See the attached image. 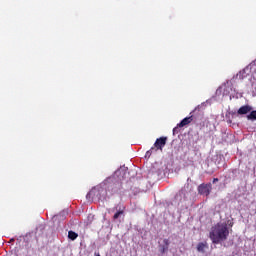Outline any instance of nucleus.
Wrapping results in <instances>:
<instances>
[{
  "instance_id": "39448f33",
  "label": "nucleus",
  "mask_w": 256,
  "mask_h": 256,
  "mask_svg": "<svg viewBox=\"0 0 256 256\" xmlns=\"http://www.w3.org/2000/svg\"><path fill=\"white\" fill-rule=\"evenodd\" d=\"M163 243L164 245L160 246V253L165 254L167 253V251H169V245H170L169 239H164Z\"/></svg>"
},
{
  "instance_id": "ddd939ff",
  "label": "nucleus",
  "mask_w": 256,
  "mask_h": 256,
  "mask_svg": "<svg viewBox=\"0 0 256 256\" xmlns=\"http://www.w3.org/2000/svg\"><path fill=\"white\" fill-rule=\"evenodd\" d=\"M93 219H95V216L92 215V214H90V215L88 216V221H93Z\"/></svg>"
},
{
  "instance_id": "9d476101",
  "label": "nucleus",
  "mask_w": 256,
  "mask_h": 256,
  "mask_svg": "<svg viewBox=\"0 0 256 256\" xmlns=\"http://www.w3.org/2000/svg\"><path fill=\"white\" fill-rule=\"evenodd\" d=\"M125 213V208L123 207V209L119 208V210L114 214L113 219L117 220L119 219L120 215H123Z\"/></svg>"
},
{
  "instance_id": "9b49d317",
  "label": "nucleus",
  "mask_w": 256,
  "mask_h": 256,
  "mask_svg": "<svg viewBox=\"0 0 256 256\" xmlns=\"http://www.w3.org/2000/svg\"><path fill=\"white\" fill-rule=\"evenodd\" d=\"M79 237V234L77 232L69 231L68 232V238L71 239V241H75Z\"/></svg>"
},
{
  "instance_id": "0eeeda50",
  "label": "nucleus",
  "mask_w": 256,
  "mask_h": 256,
  "mask_svg": "<svg viewBox=\"0 0 256 256\" xmlns=\"http://www.w3.org/2000/svg\"><path fill=\"white\" fill-rule=\"evenodd\" d=\"M193 122V116L184 118L179 124L178 127H185L189 125V123Z\"/></svg>"
},
{
  "instance_id": "1a4fd4ad",
  "label": "nucleus",
  "mask_w": 256,
  "mask_h": 256,
  "mask_svg": "<svg viewBox=\"0 0 256 256\" xmlns=\"http://www.w3.org/2000/svg\"><path fill=\"white\" fill-rule=\"evenodd\" d=\"M122 185L121 182L117 181L113 186H112V193H119L121 191Z\"/></svg>"
},
{
  "instance_id": "7ed1b4c3",
  "label": "nucleus",
  "mask_w": 256,
  "mask_h": 256,
  "mask_svg": "<svg viewBox=\"0 0 256 256\" xmlns=\"http://www.w3.org/2000/svg\"><path fill=\"white\" fill-rule=\"evenodd\" d=\"M247 113H250L247 115ZM238 115H247L248 121H256V110H253V107L249 105L241 106L238 111Z\"/></svg>"
},
{
  "instance_id": "f03ea898",
  "label": "nucleus",
  "mask_w": 256,
  "mask_h": 256,
  "mask_svg": "<svg viewBox=\"0 0 256 256\" xmlns=\"http://www.w3.org/2000/svg\"><path fill=\"white\" fill-rule=\"evenodd\" d=\"M165 145H167V137L162 136V137L156 139V141L154 143V147H151V149H149L146 152L145 159H150L151 155H153V153H155V151H163V147H165Z\"/></svg>"
},
{
  "instance_id": "423d86ee",
  "label": "nucleus",
  "mask_w": 256,
  "mask_h": 256,
  "mask_svg": "<svg viewBox=\"0 0 256 256\" xmlns=\"http://www.w3.org/2000/svg\"><path fill=\"white\" fill-rule=\"evenodd\" d=\"M101 191L99 188H93L86 195V199H95V195H97Z\"/></svg>"
},
{
  "instance_id": "20e7f679",
  "label": "nucleus",
  "mask_w": 256,
  "mask_h": 256,
  "mask_svg": "<svg viewBox=\"0 0 256 256\" xmlns=\"http://www.w3.org/2000/svg\"><path fill=\"white\" fill-rule=\"evenodd\" d=\"M211 189H213V186L211 185V183L200 184L198 186V193L200 195H206V197H208V195H211Z\"/></svg>"
},
{
  "instance_id": "4468645a",
  "label": "nucleus",
  "mask_w": 256,
  "mask_h": 256,
  "mask_svg": "<svg viewBox=\"0 0 256 256\" xmlns=\"http://www.w3.org/2000/svg\"><path fill=\"white\" fill-rule=\"evenodd\" d=\"M227 123H228V125H231V123H233V120L228 119V120H227Z\"/></svg>"
},
{
  "instance_id": "2eb2a0df",
  "label": "nucleus",
  "mask_w": 256,
  "mask_h": 256,
  "mask_svg": "<svg viewBox=\"0 0 256 256\" xmlns=\"http://www.w3.org/2000/svg\"><path fill=\"white\" fill-rule=\"evenodd\" d=\"M219 181V178H214L213 183H217Z\"/></svg>"
},
{
  "instance_id": "f8f14e48",
  "label": "nucleus",
  "mask_w": 256,
  "mask_h": 256,
  "mask_svg": "<svg viewBox=\"0 0 256 256\" xmlns=\"http://www.w3.org/2000/svg\"><path fill=\"white\" fill-rule=\"evenodd\" d=\"M177 133H179V124L173 128V135H177Z\"/></svg>"
},
{
  "instance_id": "f257e3e1",
  "label": "nucleus",
  "mask_w": 256,
  "mask_h": 256,
  "mask_svg": "<svg viewBox=\"0 0 256 256\" xmlns=\"http://www.w3.org/2000/svg\"><path fill=\"white\" fill-rule=\"evenodd\" d=\"M209 237L214 245H219L221 241H227L229 237V228L225 223H217L211 228Z\"/></svg>"
},
{
  "instance_id": "6e6552de",
  "label": "nucleus",
  "mask_w": 256,
  "mask_h": 256,
  "mask_svg": "<svg viewBox=\"0 0 256 256\" xmlns=\"http://www.w3.org/2000/svg\"><path fill=\"white\" fill-rule=\"evenodd\" d=\"M205 249H207V242H200L197 245V251L199 253H205Z\"/></svg>"
}]
</instances>
